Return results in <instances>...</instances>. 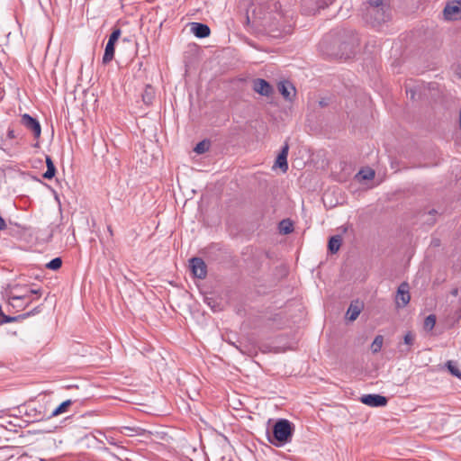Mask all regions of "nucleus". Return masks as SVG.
Here are the masks:
<instances>
[{
	"instance_id": "1",
	"label": "nucleus",
	"mask_w": 461,
	"mask_h": 461,
	"mask_svg": "<svg viewBox=\"0 0 461 461\" xmlns=\"http://www.w3.org/2000/svg\"><path fill=\"white\" fill-rule=\"evenodd\" d=\"M253 15L255 23L272 38H282L292 32L293 17L284 14L278 3L260 5L254 9Z\"/></svg>"
},
{
	"instance_id": "2",
	"label": "nucleus",
	"mask_w": 461,
	"mask_h": 461,
	"mask_svg": "<svg viewBox=\"0 0 461 461\" xmlns=\"http://www.w3.org/2000/svg\"><path fill=\"white\" fill-rule=\"evenodd\" d=\"M363 18L373 26L379 25L389 19L387 6L383 3V0H367L363 3Z\"/></svg>"
},
{
	"instance_id": "3",
	"label": "nucleus",
	"mask_w": 461,
	"mask_h": 461,
	"mask_svg": "<svg viewBox=\"0 0 461 461\" xmlns=\"http://www.w3.org/2000/svg\"><path fill=\"white\" fill-rule=\"evenodd\" d=\"M293 436L292 423L285 419L278 420L273 427V435L268 441L276 447H281L291 441Z\"/></svg>"
},
{
	"instance_id": "4",
	"label": "nucleus",
	"mask_w": 461,
	"mask_h": 461,
	"mask_svg": "<svg viewBox=\"0 0 461 461\" xmlns=\"http://www.w3.org/2000/svg\"><path fill=\"white\" fill-rule=\"evenodd\" d=\"M20 412H23L28 418L29 422H37L50 419L46 406L41 403L29 402L20 410Z\"/></svg>"
},
{
	"instance_id": "5",
	"label": "nucleus",
	"mask_w": 461,
	"mask_h": 461,
	"mask_svg": "<svg viewBox=\"0 0 461 461\" xmlns=\"http://www.w3.org/2000/svg\"><path fill=\"white\" fill-rule=\"evenodd\" d=\"M443 14L446 20L461 19V1H451L444 8Z\"/></svg>"
},
{
	"instance_id": "6",
	"label": "nucleus",
	"mask_w": 461,
	"mask_h": 461,
	"mask_svg": "<svg viewBox=\"0 0 461 461\" xmlns=\"http://www.w3.org/2000/svg\"><path fill=\"white\" fill-rule=\"evenodd\" d=\"M21 122L26 129L32 131L34 138H40L41 133V127L36 118L32 117L28 113H24L21 117Z\"/></svg>"
},
{
	"instance_id": "7",
	"label": "nucleus",
	"mask_w": 461,
	"mask_h": 461,
	"mask_svg": "<svg viewBox=\"0 0 461 461\" xmlns=\"http://www.w3.org/2000/svg\"><path fill=\"white\" fill-rule=\"evenodd\" d=\"M189 263L191 271L195 277L199 279H203L206 277L207 267L204 261L202 258H193L190 259Z\"/></svg>"
},
{
	"instance_id": "8",
	"label": "nucleus",
	"mask_w": 461,
	"mask_h": 461,
	"mask_svg": "<svg viewBox=\"0 0 461 461\" xmlns=\"http://www.w3.org/2000/svg\"><path fill=\"white\" fill-rule=\"evenodd\" d=\"M409 288V285L406 282L399 285L395 295V303L398 307H405L409 303L411 299Z\"/></svg>"
},
{
	"instance_id": "9",
	"label": "nucleus",
	"mask_w": 461,
	"mask_h": 461,
	"mask_svg": "<svg viewBox=\"0 0 461 461\" xmlns=\"http://www.w3.org/2000/svg\"><path fill=\"white\" fill-rule=\"evenodd\" d=\"M360 402L371 407H383L387 404V398L380 394H364L360 398Z\"/></svg>"
},
{
	"instance_id": "10",
	"label": "nucleus",
	"mask_w": 461,
	"mask_h": 461,
	"mask_svg": "<svg viewBox=\"0 0 461 461\" xmlns=\"http://www.w3.org/2000/svg\"><path fill=\"white\" fill-rule=\"evenodd\" d=\"M253 90L264 96H269L273 92V87L265 79L257 78L253 80Z\"/></svg>"
},
{
	"instance_id": "11",
	"label": "nucleus",
	"mask_w": 461,
	"mask_h": 461,
	"mask_svg": "<svg viewBox=\"0 0 461 461\" xmlns=\"http://www.w3.org/2000/svg\"><path fill=\"white\" fill-rule=\"evenodd\" d=\"M32 294H41V291L39 289H30L26 291V293L23 294H15L13 292L8 296L9 304L12 306H15V301H24L26 300V304H29L32 302L31 296Z\"/></svg>"
},
{
	"instance_id": "12",
	"label": "nucleus",
	"mask_w": 461,
	"mask_h": 461,
	"mask_svg": "<svg viewBox=\"0 0 461 461\" xmlns=\"http://www.w3.org/2000/svg\"><path fill=\"white\" fill-rule=\"evenodd\" d=\"M191 26V32L194 33V36L197 38H205L210 35V28L208 25L201 23H192L190 24Z\"/></svg>"
},
{
	"instance_id": "13",
	"label": "nucleus",
	"mask_w": 461,
	"mask_h": 461,
	"mask_svg": "<svg viewBox=\"0 0 461 461\" xmlns=\"http://www.w3.org/2000/svg\"><path fill=\"white\" fill-rule=\"evenodd\" d=\"M34 312H39L38 308H35L32 312H27L25 314H21L18 316L12 317V316L5 315L2 312V307L0 306V325H2L4 323L17 321L18 320H22V319L26 318L27 316H31Z\"/></svg>"
},
{
	"instance_id": "14",
	"label": "nucleus",
	"mask_w": 461,
	"mask_h": 461,
	"mask_svg": "<svg viewBox=\"0 0 461 461\" xmlns=\"http://www.w3.org/2000/svg\"><path fill=\"white\" fill-rule=\"evenodd\" d=\"M119 432L124 436L133 437V436H143L146 433V430L140 427H130V426H122L118 429Z\"/></svg>"
},
{
	"instance_id": "15",
	"label": "nucleus",
	"mask_w": 461,
	"mask_h": 461,
	"mask_svg": "<svg viewBox=\"0 0 461 461\" xmlns=\"http://www.w3.org/2000/svg\"><path fill=\"white\" fill-rule=\"evenodd\" d=\"M278 90L286 100H291L295 93V88L288 82H280Z\"/></svg>"
},
{
	"instance_id": "16",
	"label": "nucleus",
	"mask_w": 461,
	"mask_h": 461,
	"mask_svg": "<svg viewBox=\"0 0 461 461\" xmlns=\"http://www.w3.org/2000/svg\"><path fill=\"white\" fill-rule=\"evenodd\" d=\"M72 402H73L71 400H67V401L61 402L51 412H49L50 419L66 412L68 408L72 404Z\"/></svg>"
},
{
	"instance_id": "17",
	"label": "nucleus",
	"mask_w": 461,
	"mask_h": 461,
	"mask_svg": "<svg viewBox=\"0 0 461 461\" xmlns=\"http://www.w3.org/2000/svg\"><path fill=\"white\" fill-rule=\"evenodd\" d=\"M361 312V306L358 304V303H350L348 312H347V317L349 321H355L358 315Z\"/></svg>"
},
{
	"instance_id": "18",
	"label": "nucleus",
	"mask_w": 461,
	"mask_h": 461,
	"mask_svg": "<svg viewBox=\"0 0 461 461\" xmlns=\"http://www.w3.org/2000/svg\"><path fill=\"white\" fill-rule=\"evenodd\" d=\"M46 165H47V170L43 174V177L46 179H51L56 173V167L55 165L50 156H46Z\"/></svg>"
},
{
	"instance_id": "19",
	"label": "nucleus",
	"mask_w": 461,
	"mask_h": 461,
	"mask_svg": "<svg viewBox=\"0 0 461 461\" xmlns=\"http://www.w3.org/2000/svg\"><path fill=\"white\" fill-rule=\"evenodd\" d=\"M113 57H114V44L107 42L106 46H105L104 53L103 56V63L104 64L109 63L110 61L113 60Z\"/></svg>"
},
{
	"instance_id": "20",
	"label": "nucleus",
	"mask_w": 461,
	"mask_h": 461,
	"mask_svg": "<svg viewBox=\"0 0 461 461\" xmlns=\"http://www.w3.org/2000/svg\"><path fill=\"white\" fill-rule=\"evenodd\" d=\"M342 238L340 235L332 236L329 240V249L331 253H336L341 245Z\"/></svg>"
},
{
	"instance_id": "21",
	"label": "nucleus",
	"mask_w": 461,
	"mask_h": 461,
	"mask_svg": "<svg viewBox=\"0 0 461 461\" xmlns=\"http://www.w3.org/2000/svg\"><path fill=\"white\" fill-rule=\"evenodd\" d=\"M446 366L447 367V369L451 375L461 379V370L457 367V365L456 362H454L452 360H448L446 363Z\"/></svg>"
},
{
	"instance_id": "22",
	"label": "nucleus",
	"mask_w": 461,
	"mask_h": 461,
	"mask_svg": "<svg viewBox=\"0 0 461 461\" xmlns=\"http://www.w3.org/2000/svg\"><path fill=\"white\" fill-rule=\"evenodd\" d=\"M154 98V91L150 86H146L144 93L142 94V100L145 104H149L152 103Z\"/></svg>"
},
{
	"instance_id": "23",
	"label": "nucleus",
	"mask_w": 461,
	"mask_h": 461,
	"mask_svg": "<svg viewBox=\"0 0 461 461\" xmlns=\"http://www.w3.org/2000/svg\"><path fill=\"white\" fill-rule=\"evenodd\" d=\"M384 342V338L381 335H377L371 344V350L373 353H377L381 350Z\"/></svg>"
},
{
	"instance_id": "24",
	"label": "nucleus",
	"mask_w": 461,
	"mask_h": 461,
	"mask_svg": "<svg viewBox=\"0 0 461 461\" xmlns=\"http://www.w3.org/2000/svg\"><path fill=\"white\" fill-rule=\"evenodd\" d=\"M279 229H280V232H282L284 234H289L294 230L293 224L288 220H283L279 223Z\"/></svg>"
},
{
	"instance_id": "25",
	"label": "nucleus",
	"mask_w": 461,
	"mask_h": 461,
	"mask_svg": "<svg viewBox=\"0 0 461 461\" xmlns=\"http://www.w3.org/2000/svg\"><path fill=\"white\" fill-rule=\"evenodd\" d=\"M358 42H359V40L357 38V35L353 34L350 41L347 43V42H344L343 44H345L346 46H348L349 48V53L347 54L346 58H348L349 57V54H352L354 53L355 51V49L357 48V46L358 45Z\"/></svg>"
},
{
	"instance_id": "26",
	"label": "nucleus",
	"mask_w": 461,
	"mask_h": 461,
	"mask_svg": "<svg viewBox=\"0 0 461 461\" xmlns=\"http://www.w3.org/2000/svg\"><path fill=\"white\" fill-rule=\"evenodd\" d=\"M210 148V142L207 140H202L196 144L194 149V151L197 154H203L207 151Z\"/></svg>"
},
{
	"instance_id": "27",
	"label": "nucleus",
	"mask_w": 461,
	"mask_h": 461,
	"mask_svg": "<svg viewBox=\"0 0 461 461\" xmlns=\"http://www.w3.org/2000/svg\"><path fill=\"white\" fill-rule=\"evenodd\" d=\"M413 341H414V336L411 332L406 333L404 335V343L408 347L406 348H401L400 351L404 354H407L408 352H410V350H411L410 347L413 344Z\"/></svg>"
},
{
	"instance_id": "28",
	"label": "nucleus",
	"mask_w": 461,
	"mask_h": 461,
	"mask_svg": "<svg viewBox=\"0 0 461 461\" xmlns=\"http://www.w3.org/2000/svg\"><path fill=\"white\" fill-rule=\"evenodd\" d=\"M435 324H436V317H435V315L430 314L425 318L423 326L426 330L430 331L435 327Z\"/></svg>"
},
{
	"instance_id": "29",
	"label": "nucleus",
	"mask_w": 461,
	"mask_h": 461,
	"mask_svg": "<svg viewBox=\"0 0 461 461\" xmlns=\"http://www.w3.org/2000/svg\"><path fill=\"white\" fill-rule=\"evenodd\" d=\"M276 166L281 168L283 172H286L288 169L287 158L278 155L276 160Z\"/></svg>"
},
{
	"instance_id": "30",
	"label": "nucleus",
	"mask_w": 461,
	"mask_h": 461,
	"mask_svg": "<svg viewBox=\"0 0 461 461\" xmlns=\"http://www.w3.org/2000/svg\"><path fill=\"white\" fill-rule=\"evenodd\" d=\"M357 176L364 180H371L375 176V171L373 169H362L358 172Z\"/></svg>"
},
{
	"instance_id": "31",
	"label": "nucleus",
	"mask_w": 461,
	"mask_h": 461,
	"mask_svg": "<svg viewBox=\"0 0 461 461\" xmlns=\"http://www.w3.org/2000/svg\"><path fill=\"white\" fill-rule=\"evenodd\" d=\"M62 265V260L60 258H55L53 259H51L47 265V268L49 269H51V270H58L59 268H60Z\"/></svg>"
},
{
	"instance_id": "32",
	"label": "nucleus",
	"mask_w": 461,
	"mask_h": 461,
	"mask_svg": "<svg viewBox=\"0 0 461 461\" xmlns=\"http://www.w3.org/2000/svg\"><path fill=\"white\" fill-rule=\"evenodd\" d=\"M331 0H317L315 4V7L312 10L308 11V14H314L316 10H319L321 8H323L325 5H328L329 2Z\"/></svg>"
},
{
	"instance_id": "33",
	"label": "nucleus",
	"mask_w": 461,
	"mask_h": 461,
	"mask_svg": "<svg viewBox=\"0 0 461 461\" xmlns=\"http://www.w3.org/2000/svg\"><path fill=\"white\" fill-rule=\"evenodd\" d=\"M121 33L122 32L120 29L113 30L109 36L108 42L115 45V42L118 41L119 37L121 36Z\"/></svg>"
},
{
	"instance_id": "34",
	"label": "nucleus",
	"mask_w": 461,
	"mask_h": 461,
	"mask_svg": "<svg viewBox=\"0 0 461 461\" xmlns=\"http://www.w3.org/2000/svg\"><path fill=\"white\" fill-rule=\"evenodd\" d=\"M288 150H289V146L287 143H285L282 149H281V152H280V156H283V157H286L287 158V155H288Z\"/></svg>"
},
{
	"instance_id": "35",
	"label": "nucleus",
	"mask_w": 461,
	"mask_h": 461,
	"mask_svg": "<svg viewBox=\"0 0 461 461\" xmlns=\"http://www.w3.org/2000/svg\"><path fill=\"white\" fill-rule=\"evenodd\" d=\"M7 138L11 140L16 138V134L14 129H12L11 127H9L7 130Z\"/></svg>"
},
{
	"instance_id": "36",
	"label": "nucleus",
	"mask_w": 461,
	"mask_h": 461,
	"mask_svg": "<svg viewBox=\"0 0 461 461\" xmlns=\"http://www.w3.org/2000/svg\"><path fill=\"white\" fill-rule=\"evenodd\" d=\"M6 228V224L5 220L0 216V230H5Z\"/></svg>"
},
{
	"instance_id": "37",
	"label": "nucleus",
	"mask_w": 461,
	"mask_h": 461,
	"mask_svg": "<svg viewBox=\"0 0 461 461\" xmlns=\"http://www.w3.org/2000/svg\"><path fill=\"white\" fill-rule=\"evenodd\" d=\"M107 229H108V231H109L110 235H111V236H113V233L112 227H111V226H108V228H107Z\"/></svg>"
},
{
	"instance_id": "38",
	"label": "nucleus",
	"mask_w": 461,
	"mask_h": 461,
	"mask_svg": "<svg viewBox=\"0 0 461 461\" xmlns=\"http://www.w3.org/2000/svg\"><path fill=\"white\" fill-rule=\"evenodd\" d=\"M17 302H18V301H15V302H14V304H15V306H14V307H21V306H22V305H21V303H18V304H17V303H16Z\"/></svg>"
},
{
	"instance_id": "39",
	"label": "nucleus",
	"mask_w": 461,
	"mask_h": 461,
	"mask_svg": "<svg viewBox=\"0 0 461 461\" xmlns=\"http://www.w3.org/2000/svg\"><path fill=\"white\" fill-rule=\"evenodd\" d=\"M459 124H460V129H461V108H460V113H459Z\"/></svg>"
}]
</instances>
